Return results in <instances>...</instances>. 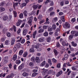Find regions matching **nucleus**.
I'll return each instance as SVG.
<instances>
[{"instance_id":"1","label":"nucleus","mask_w":78,"mask_h":78,"mask_svg":"<svg viewBox=\"0 0 78 78\" xmlns=\"http://www.w3.org/2000/svg\"><path fill=\"white\" fill-rule=\"evenodd\" d=\"M42 75L43 76H44L45 78H46L48 76V73H47V69H43Z\"/></svg>"},{"instance_id":"2","label":"nucleus","mask_w":78,"mask_h":78,"mask_svg":"<svg viewBox=\"0 0 78 78\" xmlns=\"http://www.w3.org/2000/svg\"><path fill=\"white\" fill-rule=\"evenodd\" d=\"M63 28L67 29V28H69L70 27V23L68 22H66L65 24V26H63Z\"/></svg>"},{"instance_id":"3","label":"nucleus","mask_w":78,"mask_h":78,"mask_svg":"<svg viewBox=\"0 0 78 78\" xmlns=\"http://www.w3.org/2000/svg\"><path fill=\"white\" fill-rule=\"evenodd\" d=\"M24 66H25V64H24V63H22L21 65L20 66H19L18 68L19 70H21L22 69H23L24 67Z\"/></svg>"},{"instance_id":"4","label":"nucleus","mask_w":78,"mask_h":78,"mask_svg":"<svg viewBox=\"0 0 78 78\" xmlns=\"http://www.w3.org/2000/svg\"><path fill=\"white\" fill-rule=\"evenodd\" d=\"M38 41L40 42H42L45 41V38L44 37H41L38 39Z\"/></svg>"},{"instance_id":"5","label":"nucleus","mask_w":78,"mask_h":78,"mask_svg":"<svg viewBox=\"0 0 78 78\" xmlns=\"http://www.w3.org/2000/svg\"><path fill=\"white\" fill-rule=\"evenodd\" d=\"M22 22V21L20 20H18V22L16 23V25L18 26H20V24Z\"/></svg>"},{"instance_id":"6","label":"nucleus","mask_w":78,"mask_h":78,"mask_svg":"<svg viewBox=\"0 0 78 78\" xmlns=\"http://www.w3.org/2000/svg\"><path fill=\"white\" fill-rule=\"evenodd\" d=\"M30 20L28 21V23L29 25H31V22H32V20L33 19V17H30L29 18Z\"/></svg>"},{"instance_id":"7","label":"nucleus","mask_w":78,"mask_h":78,"mask_svg":"<svg viewBox=\"0 0 78 78\" xmlns=\"http://www.w3.org/2000/svg\"><path fill=\"white\" fill-rule=\"evenodd\" d=\"M16 39H17L16 41L17 42H20L21 40L22 39V38L21 37L18 36L16 37Z\"/></svg>"},{"instance_id":"8","label":"nucleus","mask_w":78,"mask_h":78,"mask_svg":"<svg viewBox=\"0 0 78 78\" xmlns=\"http://www.w3.org/2000/svg\"><path fill=\"white\" fill-rule=\"evenodd\" d=\"M17 55L15 54L13 55V57H12V59L13 61H15L16 59H17Z\"/></svg>"},{"instance_id":"9","label":"nucleus","mask_w":78,"mask_h":78,"mask_svg":"<svg viewBox=\"0 0 78 78\" xmlns=\"http://www.w3.org/2000/svg\"><path fill=\"white\" fill-rule=\"evenodd\" d=\"M14 42H15V38H12L11 39V45H13L14 44Z\"/></svg>"},{"instance_id":"10","label":"nucleus","mask_w":78,"mask_h":78,"mask_svg":"<svg viewBox=\"0 0 78 78\" xmlns=\"http://www.w3.org/2000/svg\"><path fill=\"white\" fill-rule=\"evenodd\" d=\"M23 76H24V77H27L29 75V74L27 73L26 72H24L23 73Z\"/></svg>"},{"instance_id":"11","label":"nucleus","mask_w":78,"mask_h":78,"mask_svg":"<svg viewBox=\"0 0 78 78\" xmlns=\"http://www.w3.org/2000/svg\"><path fill=\"white\" fill-rule=\"evenodd\" d=\"M8 16H4L3 17V20L4 21H5L8 20Z\"/></svg>"},{"instance_id":"12","label":"nucleus","mask_w":78,"mask_h":78,"mask_svg":"<svg viewBox=\"0 0 78 78\" xmlns=\"http://www.w3.org/2000/svg\"><path fill=\"white\" fill-rule=\"evenodd\" d=\"M62 44L63 46H65H65H68V45H69V43H66L64 41H63L62 42Z\"/></svg>"},{"instance_id":"13","label":"nucleus","mask_w":78,"mask_h":78,"mask_svg":"<svg viewBox=\"0 0 78 78\" xmlns=\"http://www.w3.org/2000/svg\"><path fill=\"white\" fill-rule=\"evenodd\" d=\"M73 38V36L72 35H71L69 36L68 37V39L69 40V41H71Z\"/></svg>"},{"instance_id":"14","label":"nucleus","mask_w":78,"mask_h":78,"mask_svg":"<svg viewBox=\"0 0 78 78\" xmlns=\"http://www.w3.org/2000/svg\"><path fill=\"white\" fill-rule=\"evenodd\" d=\"M18 6V2H16L13 3V7L14 9L16 8V7Z\"/></svg>"},{"instance_id":"15","label":"nucleus","mask_w":78,"mask_h":78,"mask_svg":"<svg viewBox=\"0 0 78 78\" xmlns=\"http://www.w3.org/2000/svg\"><path fill=\"white\" fill-rule=\"evenodd\" d=\"M5 45H9L10 44V41L9 40H6L5 41Z\"/></svg>"},{"instance_id":"16","label":"nucleus","mask_w":78,"mask_h":78,"mask_svg":"<svg viewBox=\"0 0 78 78\" xmlns=\"http://www.w3.org/2000/svg\"><path fill=\"white\" fill-rule=\"evenodd\" d=\"M71 44L73 47H76L77 45V44L76 43L74 42V41H72L71 42Z\"/></svg>"},{"instance_id":"17","label":"nucleus","mask_w":78,"mask_h":78,"mask_svg":"<svg viewBox=\"0 0 78 78\" xmlns=\"http://www.w3.org/2000/svg\"><path fill=\"white\" fill-rule=\"evenodd\" d=\"M36 33H37L36 30L35 31L33 32V34H32L33 38H35V37L36 36Z\"/></svg>"},{"instance_id":"18","label":"nucleus","mask_w":78,"mask_h":78,"mask_svg":"<svg viewBox=\"0 0 78 78\" xmlns=\"http://www.w3.org/2000/svg\"><path fill=\"white\" fill-rule=\"evenodd\" d=\"M62 73V71H60L59 72L57 73L56 74L57 76H59L60 75H61Z\"/></svg>"},{"instance_id":"19","label":"nucleus","mask_w":78,"mask_h":78,"mask_svg":"<svg viewBox=\"0 0 78 78\" xmlns=\"http://www.w3.org/2000/svg\"><path fill=\"white\" fill-rule=\"evenodd\" d=\"M48 61L50 66H51V65H52V63H51V59L49 58L48 59Z\"/></svg>"},{"instance_id":"20","label":"nucleus","mask_w":78,"mask_h":78,"mask_svg":"<svg viewBox=\"0 0 78 78\" xmlns=\"http://www.w3.org/2000/svg\"><path fill=\"white\" fill-rule=\"evenodd\" d=\"M27 31H28V30H27V29L24 30L23 33V35H26L27 33Z\"/></svg>"},{"instance_id":"21","label":"nucleus","mask_w":78,"mask_h":78,"mask_svg":"<svg viewBox=\"0 0 78 78\" xmlns=\"http://www.w3.org/2000/svg\"><path fill=\"white\" fill-rule=\"evenodd\" d=\"M68 55L67 54H66L64 57V59H63V60H67V58H68Z\"/></svg>"},{"instance_id":"22","label":"nucleus","mask_w":78,"mask_h":78,"mask_svg":"<svg viewBox=\"0 0 78 78\" xmlns=\"http://www.w3.org/2000/svg\"><path fill=\"white\" fill-rule=\"evenodd\" d=\"M16 45L17 48H20V47H21V44L19 42L17 43L16 44Z\"/></svg>"},{"instance_id":"23","label":"nucleus","mask_w":78,"mask_h":78,"mask_svg":"<svg viewBox=\"0 0 78 78\" xmlns=\"http://www.w3.org/2000/svg\"><path fill=\"white\" fill-rule=\"evenodd\" d=\"M46 63V62L45 61H44L40 65L41 67H43V66H44Z\"/></svg>"},{"instance_id":"24","label":"nucleus","mask_w":78,"mask_h":78,"mask_svg":"<svg viewBox=\"0 0 78 78\" xmlns=\"http://www.w3.org/2000/svg\"><path fill=\"white\" fill-rule=\"evenodd\" d=\"M6 40V38L4 37H3L1 38V41L2 42H4Z\"/></svg>"},{"instance_id":"25","label":"nucleus","mask_w":78,"mask_h":78,"mask_svg":"<svg viewBox=\"0 0 78 78\" xmlns=\"http://www.w3.org/2000/svg\"><path fill=\"white\" fill-rule=\"evenodd\" d=\"M27 55L28 52H25L23 55V57H24V58H26V57L27 56Z\"/></svg>"},{"instance_id":"26","label":"nucleus","mask_w":78,"mask_h":78,"mask_svg":"<svg viewBox=\"0 0 78 78\" xmlns=\"http://www.w3.org/2000/svg\"><path fill=\"white\" fill-rule=\"evenodd\" d=\"M44 31V30L42 28L41 29L38 30V33H43Z\"/></svg>"},{"instance_id":"27","label":"nucleus","mask_w":78,"mask_h":78,"mask_svg":"<svg viewBox=\"0 0 78 78\" xmlns=\"http://www.w3.org/2000/svg\"><path fill=\"white\" fill-rule=\"evenodd\" d=\"M13 13L14 15V17H16L17 16V12L15 11H13Z\"/></svg>"},{"instance_id":"28","label":"nucleus","mask_w":78,"mask_h":78,"mask_svg":"<svg viewBox=\"0 0 78 78\" xmlns=\"http://www.w3.org/2000/svg\"><path fill=\"white\" fill-rule=\"evenodd\" d=\"M5 9L3 7H0V12L5 11Z\"/></svg>"},{"instance_id":"29","label":"nucleus","mask_w":78,"mask_h":78,"mask_svg":"<svg viewBox=\"0 0 78 78\" xmlns=\"http://www.w3.org/2000/svg\"><path fill=\"white\" fill-rule=\"evenodd\" d=\"M60 19L62 20L63 22H65V19H64V16H61L60 17Z\"/></svg>"},{"instance_id":"30","label":"nucleus","mask_w":78,"mask_h":78,"mask_svg":"<svg viewBox=\"0 0 78 78\" xmlns=\"http://www.w3.org/2000/svg\"><path fill=\"white\" fill-rule=\"evenodd\" d=\"M19 17L20 19H23V13H21L19 15Z\"/></svg>"},{"instance_id":"31","label":"nucleus","mask_w":78,"mask_h":78,"mask_svg":"<svg viewBox=\"0 0 78 78\" xmlns=\"http://www.w3.org/2000/svg\"><path fill=\"white\" fill-rule=\"evenodd\" d=\"M58 21V18L55 17L54 18L52 22H56Z\"/></svg>"},{"instance_id":"32","label":"nucleus","mask_w":78,"mask_h":78,"mask_svg":"<svg viewBox=\"0 0 78 78\" xmlns=\"http://www.w3.org/2000/svg\"><path fill=\"white\" fill-rule=\"evenodd\" d=\"M36 14V11L33 10L31 13V15H33V16H35Z\"/></svg>"},{"instance_id":"33","label":"nucleus","mask_w":78,"mask_h":78,"mask_svg":"<svg viewBox=\"0 0 78 78\" xmlns=\"http://www.w3.org/2000/svg\"><path fill=\"white\" fill-rule=\"evenodd\" d=\"M23 53V51L22 50L20 51L19 52V55H20V56L22 55Z\"/></svg>"},{"instance_id":"34","label":"nucleus","mask_w":78,"mask_h":78,"mask_svg":"<svg viewBox=\"0 0 78 78\" xmlns=\"http://www.w3.org/2000/svg\"><path fill=\"white\" fill-rule=\"evenodd\" d=\"M50 2H51V0H47L44 3L45 5H47L48 3H50Z\"/></svg>"},{"instance_id":"35","label":"nucleus","mask_w":78,"mask_h":78,"mask_svg":"<svg viewBox=\"0 0 78 78\" xmlns=\"http://www.w3.org/2000/svg\"><path fill=\"white\" fill-rule=\"evenodd\" d=\"M37 74H38L37 73H33L32 75V77H35L36 76H37Z\"/></svg>"},{"instance_id":"36","label":"nucleus","mask_w":78,"mask_h":78,"mask_svg":"<svg viewBox=\"0 0 78 78\" xmlns=\"http://www.w3.org/2000/svg\"><path fill=\"white\" fill-rule=\"evenodd\" d=\"M38 7V6L37 5H33V8L34 9H37Z\"/></svg>"},{"instance_id":"37","label":"nucleus","mask_w":78,"mask_h":78,"mask_svg":"<svg viewBox=\"0 0 78 78\" xmlns=\"http://www.w3.org/2000/svg\"><path fill=\"white\" fill-rule=\"evenodd\" d=\"M30 60L32 62H34L35 61V57H32L30 59Z\"/></svg>"},{"instance_id":"38","label":"nucleus","mask_w":78,"mask_h":78,"mask_svg":"<svg viewBox=\"0 0 78 78\" xmlns=\"http://www.w3.org/2000/svg\"><path fill=\"white\" fill-rule=\"evenodd\" d=\"M44 36L46 37L48 36V32H44Z\"/></svg>"},{"instance_id":"39","label":"nucleus","mask_w":78,"mask_h":78,"mask_svg":"<svg viewBox=\"0 0 78 78\" xmlns=\"http://www.w3.org/2000/svg\"><path fill=\"white\" fill-rule=\"evenodd\" d=\"M52 28L54 30H55L56 28V26L55 24L52 25Z\"/></svg>"},{"instance_id":"40","label":"nucleus","mask_w":78,"mask_h":78,"mask_svg":"<svg viewBox=\"0 0 78 78\" xmlns=\"http://www.w3.org/2000/svg\"><path fill=\"white\" fill-rule=\"evenodd\" d=\"M7 59L8 58H7V57H5L4 58V61L5 62H8V60H7Z\"/></svg>"},{"instance_id":"41","label":"nucleus","mask_w":78,"mask_h":78,"mask_svg":"<svg viewBox=\"0 0 78 78\" xmlns=\"http://www.w3.org/2000/svg\"><path fill=\"white\" fill-rule=\"evenodd\" d=\"M9 20L10 21L12 20V14H9Z\"/></svg>"},{"instance_id":"42","label":"nucleus","mask_w":78,"mask_h":78,"mask_svg":"<svg viewBox=\"0 0 78 78\" xmlns=\"http://www.w3.org/2000/svg\"><path fill=\"white\" fill-rule=\"evenodd\" d=\"M16 64L19 65L21 62L20 60H16Z\"/></svg>"},{"instance_id":"43","label":"nucleus","mask_w":78,"mask_h":78,"mask_svg":"<svg viewBox=\"0 0 78 78\" xmlns=\"http://www.w3.org/2000/svg\"><path fill=\"white\" fill-rule=\"evenodd\" d=\"M52 62H53L54 64H55V63H56L57 62V60L55 58H53L52 59Z\"/></svg>"},{"instance_id":"44","label":"nucleus","mask_w":78,"mask_h":78,"mask_svg":"<svg viewBox=\"0 0 78 78\" xmlns=\"http://www.w3.org/2000/svg\"><path fill=\"white\" fill-rule=\"evenodd\" d=\"M5 3V2H2L0 3V6L1 7L4 6V4Z\"/></svg>"},{"instance_id":"45","label":"nucleus","mask_w":78,"mask_h":78,"mask_svg":"<svg viewBox=\"0 0 78 78\" xmlns=\"http://www.w3.org/2000/svg\"><path fill=\"white\" fill-rule=\"evenodd\" d=\"M76 66H73L72 67V69L73 70H76Z\"/></svg>"},{"instance_id":"46","label":"nucleus","mask_w":78,"mask_h":78,"mask_svg":"<svg viewBox=\"0 0 78 78\" xmlns=\"http://www.w3.org/2000/svg\"><path fill=\"white\" fill-rule=\"evenodd\" d=\"M45 20L44 19H43L42 20L40 21L39 22V24H42V23H44V22H45Z\"/></svg>"},{"instance_id":"47","label":"nucleus","mask_w":78,"mask_h":78,"mask_svg":"<svg viewBox=\"0 0 78 78\" xmlns=\"http://www.w3.org/2000/svg\"><path fill=\"white\" fill-rule=\"evenodd\" d=\"M55 15V12H50V16H53Z\"/></svg>"},{"instance_id":"48","label":"nucleus","mask_w":78,"mask_h":78,"mask_svg":"<svg viewBox=\"0 0 78 78\" xmlns=\"http://www.w3.org/2000/svg\"><path fill=\"white\" fill-rule=\"evenodd\" d=\"M76 33V31L73 30L71 31V33L72 34H73V36H75V34Z\"/></svg>"},{"instance_id":"49","label":"nucleus","mask_w":78,"mask_h":78,"mask_svg":"<svg viewBox=\"0 0 78 78\" xmlns=\"http://www.w3.org/2000/svg\"><path fill=\"white\" fill-rule=\"evenodd\" d=\"M54 52L55 55H58V51L57 50L55 49L54 50Z\"/></svg>"},{"instance_id":"50","label":"nucleus","mask_w":78,"mask_h":78,"mask_svg":"<svg viewBox=\"0 0 78 78\" xmlns=\"http://www.w3.org/2000/svg\"><path fill=\"white\" fill-rule=\"evenodd\" d=\"M42 18V16L41 15H40L37 17V19H39V20H41V19Z\"/></svg>"},{"instance_id":"51","label":"nucleus","mask_w":78,"mask_h":78,"mask_svg":"<svg viewBox=\"0 0 78 78\" xmlns=\"http://www.w3.org/2000/svg\"><path fill=\"white\" fill-rule=\"evenodd\" d=\"M25 42V40L24 39H23L21 41V44H24Z\"/></svg>"},{"instance_id":"52","label":"nucleus","mask_w":78,"mask_h":78,"mask_svg":"<svg viewBox=\"0 0 78 78\" xmlns=\"http://www.w3.org/2000/svg\"><path fill=\"white\" fill-rule=\"evenodd\" d=\"M7 35L8 37H11V34L9 33H7Z\"/></svg>"},{"instance_id":"53","label":"nucleus","mask_w":78,"mask_h":78,"mask_svg":"<svg viewBox=\"0 0 78 78\" xmlns=\"http://www.w3.org/2000/svg\"><path fill=\"white\" fill-rule=\"evenodd\" d=\"M47 41L48 42H50V41H51V37H48L47 38Z\"/></svg>"},{"instance_id":"54","label":"nucleus","mask_w":78,"mask_h":78,"mask_svg":"<svg viewBox=\"0 0 78 78\" xmlns=\"http://www.w3.org/2000/svg\"><path fill=\"white\" fill-rule=\"evenodd\" d=\"M29 66L30 67H32L33 66H34V63L33 62H30L29 63Z\"/></svg>"},{"instance_id":"55","label":"nucleus","mask_w":78,"mask_h":78,"mask_svg":"<svg viewBox=\"0 0 78 78\" xmlns=\"http://www.w3.org/2000/svg\"><path fill=\"white\" fill-rule=\"evenodd\" d=\"M13 28L14 30V31L16 32V26H14V25H13Z\"/></svg>"},{"instance_id":"56","label":"nucleus","mask_w":78,"mask_h":78,"mask_svg":"<svg viewBox=\"0 0 78 78\" xmlns=\"http://www.w3.org/2000/svg\"><path fill=\"white\" fill-rule=\"evenodd\" d=\"M23 14H24V15L26 17H27V11H25L24 12H23Z\"/></svg>"},{"instance_id":"57","label":"nucleus","mask_w":78,"mask_h":78,"mask_svg":"<svg viewBox=\"0 0 78 78\" xmlns=\"http://www.w3.org/2000/svg\"><path fill=\"white\" fill-rule=\"evenodd\" d=\"M50 6H53L54 5V2L53 1H51L50 3Z\"/></svg>"},{"instance_id":"58","label":"nucleus","mask_w":78,"mask_h":78,"mask_svg":"<svg viewBox=\"0 0 78 78\" xmlns=\"http://www.w3.org/2000/svg\"><path fill=\"white\" fill-rule=\"evenodd\" d=\"M57 66L58 68H60L61 67V63H58L57 64Z\"/></svg>"},{"instance_id":"59","label":"nucleus","mask_w":78,"mask_h":78,"mask_svg":"<svg viewBox=\"0 0 78 78\" xmlns=\"http://www.w3.org/2000/svg\"><path fill=\"white\" fill-rule=\"evenodd\" d=\"M8 66H9V69H11L12 66V64L11 63L9 64L8 65Z\"/></svg>"},{"instance_id":"60","label":"nucleus","mask_w":78,"mask_h":78,"mask_svg":"<svg viewBox=\"0 0 78 78\" xmlns=\"http://www.w3.org/2000/svg\"><path fill=\"white\" fill-rule=\"evenodd\" d=\"M52 30L53 29L51 27H50L48 29V31H51V30Z\"/></svg>"},{"instance_id":"61","label":"nucleus","mask_w":78,"mask_h":78,"mask_svg":"<svg viewBox=\"0 0 78 78\" xmlns=\"http://www.w3.org/2000/svg\"><path fill=\"white\" fill-rule=\"evenodd\" d=\"M50 24L49 21H46L44 23V25H48Z\"/></svg>"},{"instance_id":"62","label":"nucleus","mask_w":78,"mask_h":78,"mask_svg":"<svg viewBox=\"0 0 78 78\" xmlns=\"http://www.w3.org/2000/svg\"><path fill=\"white\" fill-rule=\"evenodd\" d=\"M30 35H27L26 36V39L27 40H30Z\"/></svg>"},{"instance_id":"63","label":"nucleus","mask_w":78,"mask_h":78,"mask_svg":"<svg viewBox=\"0 0 78 78\" xmlns=\"http://www.w3.org/2000/svg\"><path fill=\"white\" fill-rule=\"evenodd\" d=\"M48 27V26H43V28L44 29H47Z\"/></svg>"},{"instance_id":"64","label":"nucleus","mask_w":78,"mask_h":78,"mask_svg":"<svg viewBox=\"0 0 78 78\" xmlns=\"http://www.w3.org/2000/svg\"><path fill=\"white\" fill-rule=\"evenodd\" d=\"M75 18H73L71 20V22L73 23V22H74L75 21Z\"/></svg>"}]
</instances>
